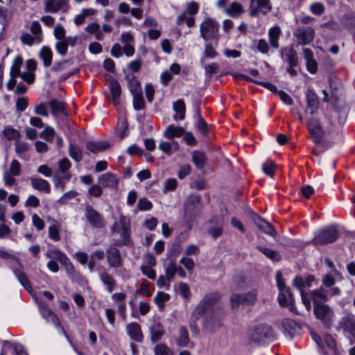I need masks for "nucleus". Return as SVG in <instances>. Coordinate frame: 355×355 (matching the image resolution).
Listing matches in <instances>:
<instances>
[{"label": "nucleus", "instance_id": "nucleus-39", "mask_svg": "<svg viewBox=\"0 0 355 355\" xmlns=\"http://www.w3.org/2000/svg\"><path fill=\"white\" fill-rule=\"evenodd\" d=\"M220 299L218 293H209L206 295L201 300L208 309L212 307Z\"/></svg>", "mask_w": 355, "mask_h": 355}, {"label": "nucleus", "instance_id": "nucleus-8", "mask_svg": "<svg viewBox=\"0 0 355 355\" xmlns=\"http://www.w3.org/2000/svg\"><path fill=\"white\" fill-rule=\"evenodd\" d=\"M272 10L270 0H254L250 1V15L252 17L257 16L259 13L268 15Z\"/></svg>", "mask_w": 355, "mask_h": 355}, {"label": "nucleus", "instance_id": "nucleus-15", "mask_svg": "<svg viewBox=\"0 0 355 355\" xmlns=\"http://www.w3.org/2000/svg\"><path fill=\"white\" fill-rule=\"evenodd\" d=\"M306 112H309L311 114H315L319 107V99L318 96L315 94V93L313 92L312 89L309 88L307 89L306 94Z\"/></svg>", "mask_w": 355, "mask_h": 355}, {"label": "nucleus", "instance_id": "nucleus-10", "mask_svg": "<svg viewBox=\"0 0 355 355\" xmlns=\"http://www.w3.org/2000/svg\"><path fill=\"white\" fill-rule=\"evenodd\" d=\"M221 316L218 313L207 314L203 320L204 329L209 333H214L221 327Z\"/></svg>", "mask_w": 355, "mask_h": 355}, {"label": "nucleus", "instance_id": "nucleus-20", "mask_svg": "<svg viewBox=\"0 0 355 355\" xmlns=\"http://www.w3.org/2000/svg\"><path fill=\"white\" fill-rule=\"evenodd\" d=\"M252 219L259 230L270 236H273L275 234V230L273 226L256 214H252Z\"/></svg>", "mask_w": 355, "mask_h": 355}, {"label": "nucleus", "instance_id": "nucleus-62", "mask_svg": "<svg viewBox=\"0 0 355 355\" xmlns=\"http://www.w3.org/2000/svg\"><path fill=\"white\" fill-rule=\"evenodd\" d=\"M142 64V60L141 58H137L132 62H130L128 65V68L130 71L132 72L136 73L138 72Z\"/></svg>", "mask_w": 355, "mask_h": 355}, {"label": "nucleus", "instance_id": "nucleus-48", "mask_svg": "<svg viewBox=\"0 0 355 355\" xmlns=\"http://www.w3.org/2000/svg\"><path fill=\"white\" fill-rule=\"evenodd\" d=\"M207 310V306L202 302H200L193 311L191 317L195 320H199Z\"/></svg>", "mask_w": 355, "mask_h": 355}, {"label": "nucleus", "instance_id": "nucleus-46", "mask_svg": "<svg viewBox=\"0 0 355 355\" xmlns=\"http://www.w3.org/2000/svg\"><path fill=\"white\" fill-rule=\"evenodd\" d=\"M132 96L134 108L136 110H140L144 109L145 107V103L142 92L132 94Z\"/></svg>", "mask_w": 355, "mask_h": 355}, {"label": "nucleus", "instance_id": "nucleus-31", "mask_svg": "<svg viewBox=\"0 0 355 355\" xmlns=\"http://www.w3.org/2000/svg\"><path fill=\"white\" fill-rule=\"evenodd\" d=\"M184 130L183 128L174 126L173 125H168L164 131V137L168 139H173L174 137H179L183 135Z\"/></svg>", "mask_w": 355, "mask_h": 355}, {"label": "nucleus", "instance_id": "nucleus-2", "mask_svg": "<svg viewBox=\"0 0 355 355\" xmlns=\"http://www.w3.org/2000/svg\"><path fill=\"white\" fill-rule=\"evenodd\" d=\"M275 337V331L271 327L266 324H259L250 330L248 338L250 343L262 345L272 340Z\"/></svg>", "mask_w": 355, "mask_h": 355}, {"label": "nucleus", "instance_id": "nucleus-11", "mask_svg": "<svg viewBox=\"0 0 355 355\" xmlns=\"http://www.w3.org/2000/svg\"><path fill=\"white\" fill-rule=\"evenodd\" d=\"M294 35L300 44L306 45L313 40L315 31L311 27H298L294 32Z\"/></svg>", "mask_w": 355, "mask_h": 355}, {"label": "nucleus", "instance_id": "nucleus-37", "mask_svg": "<svg viewBox=\"0 0 355 355\" xmlns=\"http://www.w3.org/2000/svg\"><path fill=\"white\" fill-rule=\"evenodd\" d=\"M206 157L203 152L194 150L192 155V161L198 168H202L205 165Z\"/></svg>", "mask_w": 355, "mask_h": 355}, {"label": "nucleus", "instance_id": "nucleus-9", "mask_svg": "<svg viewBox=\"0 0 355 355\" xmlns=\"http://www.w3.org/2000/svg\"><path fill=\"white\" fill-rule=\"evenodd\" d=\"M85 216L87 222L95 228H102L105 225L103 216L90 205H86Z\"/></svg>", "mask_w": 355, "mask_h": 355}, {"label": "nucleus", "instance_id": "nucleus-45", "mask_svg": "<svg viewBox=\"0 0 355 355\" xmlns=\"http://www.w3.org/2000/svg\"><path fill=\"white\" fill-rule=\"evenodd\" d=\"M169 295L164 292H159L157 295L154 297L155 304L158 306L160 309H162L165 306V302L169 300Z\"/></svg>", "mask_w": 355, "mask_h": 355}, {"label": "nucleus", "instance_id": "nucleus-5", "mask_svg": "<svg viewBox=\"0 0 355 355\" xmlns=\"http://www.w3.org/2000/svg\"><path fill=\"white\" fill-rule=\"evenodd\" d=\"M257 300V293L252 291L245 293H234L230 297V303L232 309L237 308L239 305H254Z\"/></svg>", "mask_w": 355, "mask_h": 355}, {"label": "nucleus", "instance_id": "nucleus-63", "mask_svg": "<svg viewBox=\"0 0 355 355\" xmlns=\"http://www.w3.org/2000/svg\"><path fill=\"white\" fill-rule=\"evenodd\" d=\"M275 163L272 161H268L263 165V172L268 176L272 177L274 175Z\"/></svg>", "mask_w": 355, "mask_h": 355}, {"label": "nucleus", "instance_id": "nucleus-25", "mask_svg": "<svg viewBox=\"0 0 355 355\" xmlns=\"http://www.w3.org/2000/svg\"><path fill=\"white\" fill-rule=\"evenodd\" d=\"M31 186L35 189L39 191H44L46 193H49L51 192V187L49 183L42 178H30Z\"/></svg>", "mask_w": 355, "mask_h": 355}, {"label": "nucleus", "instance_id": "nucleus-29", "mask_svg": "<svg viewBox=\"0 0 355 355\" xmlns=\"http://www.w3.org/2000/svg\"><path fill=\"white\" fill-rule=\"evenodd\" d=\"M86 147L87 149L89 150V151L94 153H97L108 148L110 147V144L107 141H87Z\"/></svg>", "mask_w": 355, "mask_h": 355}, {"label": "nucleus", "instance_id": "nucleus-49", "mask_svg": "<svg viewBox=\"0 0 355 355\" xmlns=\"http://www.w3.org/2000/svg\"><path fill=\"white\" fill-rule=\"evenodd\" d=\"M155 355H173L171 349L164 344H158L155 347Z\"/></svg>", "mask_w": 355, "mask_h": 355}, {"label": "nucleus", "instance_id": "nucleus-19", "mask_svg": "<svg viewBox=\"0 0 355 355\" xmlns=\"http://www.w3.org/2000/svg\"><path fill=\"white\" fill-rule=\"evenodd\" d=\"M126 331L129 337L138 343L143 340V334L141 326L137 322H130L125 327Z\"/></svg>", "mask_w": 355, "mask_h": 355}, {"label": "nucleus", "instance_id": "nucleus-59", "mask_svg": "<svg viewBox=\"0 0 355 355\" xmlns=\"http://www.w3.org/2000/svg\"><path fill=\"white\" fill-rule=\"evenodd\" d=\"M49 236L55 241L60 240L58 225H53L49 227Z\"/></svg>", "mask_w": 355, "mask_h": 355}, {"label": "nucleus", "instance_id": "nucleus-51", "mask_svg": "<svg viewBox=\"0 0 355 355\" xmlns=\"http://www.w3.org/2000/svg\"><path fill=\"white\" fill-rule=\"evenodd\" d=\"M55 135V130L49 125L46 126L40 134V137L48 141H52Z\"/></svg>", "mask_w": 355, "mask_h": 355}, {"label": "nucleus", "instance_id": "nucleus-36", "mask_svg": "<svg viewBox=\"0 0 355 355\" xmlns=\"http://www.w3.org/2000/svg\"><path fill=\"white\" fill-rule=\"evenodd\" d=\"M190 341L189 333L184 326L180 327L177 344L180 347H187Z\"/></svg>", "mask_w": 355, "mask_h": 355}, {"label": "nucleus", "instance_id": "nucleus-32", "mask_svg": "<svg viewBox=\"0 0 355 355\" xmlns=\"http://www.w3.org/2000/svg\"><path fill=\"white\" fill-rule=\"evenodd\" d=\"M45 255L51 259V261H58L60 263L67 257L63 252L56 249L48 250Z\"/></svg>", "mask_w": 355, "mask_h": 355}, {"label": "nucleus", "instance_id": "nucleus-57", "mask_svg": "<svg viewBox=\"0 0 355 355\" xmlns=\"http://www.w3.org/2000/svg\"><path fill=\"white\" fill-rule=\"evenodd\" d=\"M9 173L13 176H19L21 173V165L17 159H13L10 164Z\"/></svg>", "mask_w": 355, "mask_h": 355}, {"label": "nucleus", "instance_id": "nucleus-34", "mask_svg": "<svg viewBox=\"0 0 355 355\" xmlns=\"http://www.w3.org/2000/svg\"><path fill=\"white\" fill-rule=\"evenodd\" d=\"M100 279L107 286V290L109 293H112L114 290L115 285V280L114 278L107 272H103L100 274Z\"/></svg>", "mask_w": 355, "mask_h": 355}, {"label": "nucleus", "instance_id": "nucleus-33", "mask_svg": "<svg viewBox=\"0 0 355 355\" xmlns=\"http://www.w3.org/2000/svg\"><path fill=\"white\" fill-rule=\"evenodd\" d=\"M257 248L262 252L266 257L268 259L275 261H279L282 259V257L279 252L267 248L261 245H258Z\"/></svg>", "mask_w": 355, "mask_h": 355}, {"label": "nucleus", "instance_id": "nucleus-12", "mask_svg": "<svg viewBox=\"0 0 355 355\" xmlns=\"http://www.w3.org/2000/svg\"><path fill=\"white\" fill-rule=\"evenodd\" d=\"M69 6L68 0H45L44 10L48 13H56L59 11L66 12Z\"/></svg>", "mask_w": 355, "mask_h": 355}, {"label": "nucleus", "instance_id": "nucleus-22", "mask_svg": "<svg viewBox=\"0 0 355 355\" xmlns=\"http://www.w3.org/2000/svg\"><path fill=\"white\" fill-rule=\"evenodd\" d=\"M303 55L306 60L307 70L311 73H315L318 69V64L313 58V51L310 49L305 48L303 49Z\"/></svg>", "mask_w": 355, "mask_h": 355}, {"label": "nucleus", "instance_id": "nucleus-4", "mask_svg": "<svg viewBox=\"0 0 355 355\" xmlns=\"http://www.w3.org/2000/svg\"><path fill=\"white\" fill-rule=\"evenodd\" d=\"M314 280L313 275H309L304 280L301 276H296L293 280V285L300 291L302 303L304 304L306 310L309 311L311 309V303L309 294L304 289L306 287H310Z\"/></svg>", "mask_w": 355, "mask_h": 355}, {"label": "nucleus", "instance_id": "nucleus-53", "mask_svg": "<svg viewBox=\"0 0 355 355\" xmlns=\"http://www.w3.org/2000/svg\"><path fill=\"white\" fill-rule=\"evenodd\" d=\"M78 192L76 191H69L65 193L58 200V203L60 205H64L68 202L71 199L78 196Z\"/></svg>", "mask_w": 355, "mask_h": 355}, {"label": "nucleus", "instance_id": "nucleus-54", "mask_svg": "<svg viewBox=\"0 0 355 355\" xmlns=\"http://www.w3.org/2000/svg\"><path fill=\"white\" fill-rule=\"evenodd\" d=\"M14 273L17 276V279H19V281L20 282L21 285L26 290H28V288L30 287V284H29V281L28 280V279L26 277L25 274L23 272H21V271H20L19 270H14Z\"/></svg>", "mask_w": 355, "mask_h": 355}, {"label": "nucleus", "instance_id": "nucleus-30", "mask_svg": "<svg viewBox=\"0 0 355 355\" xmlns=\"http://www.w3.org/2000/svg\"><path fill=\"white\" fill-rule=\"evenodd\" d=\"M39 57L43 60L45 67H48L51 64L53 53L49 47L43 46L40 51Z\"/></svg>", "mask_w": 355, "mask_h": 355}, {"label": "nucleus", "instance_id": "nucleus-40", "mask_svg": "<svg viewBox=\"0 0 355 355\" xmlns=\"http://www.w3.org/2000/svg\"><path fill=\"white\" fill-rule=\"evenodd\" d=\"M23 59L21 56H17L13 62L10 69V75L12 78H16L19 76L21 74L20 67L22 65Z\"/></svg>", "mask_w": 355, "mask_h": 355}, {"label": "nucleus", "instance_id": "nucleus-26", "mask_svg": "<svg viewBox=\"0 0 355 355\" xmlns=\"http://www.w3.org/2000/svg\"><path fill=\"white\" fill-rule=\"evenodd\" d=\"M225 12L233 18H238L244 12V8L240 3L234 1L225 8Z\"/></svg>", "mask_w": 355, "mask_h": 355}, {"label": "nucleus", "instance_id": "nucleus-56", "mask_svg": "<svg viewBox=\"0 0 355 355\" xmlns=\"http://www.w3.org/2000/svg\"><path fill=\"white\" fill-rule=\"evenodd\" d=\"M324 6L322 3L317 2L310 6L311 12L318 16L322 15L324 12Z\"/></svg>", "mask_w": 355, "mask_h": 355}, {"label": "nucleus", "instance_id": "nucleus-52", "mask_svg": "<svg viewBox=\"0 0 355 355\" xmlns=\"http://www.w3.org/2000/svg\"><path fill=\"white\" fill-rule=\"evenodd\" d=\"M31 31L35 35L36 41L40 42L42 40V28L40 24L37 21H33L31 26Z\"/></svg>", "mask_w": 355, "mask_h": 355}, {"label": "nucleus", "instance_id": "nucleus-6", "mask_svg": "<svg viewBox=\"0 0 355 355\" xmlns=\"http://www.w3.org/2000/svg\"><path fill=\"white\" fill-rule=\"evenodd\" d=\"M313 313L316 319L319 320L325 327H330L334 318V311L329 305L324 304L313 306Z\"/></svg>", "mask_w": 355, "mask_h": 355}, {"label": "nucleus", "instance_id": "nucleus-24", "mask_svg": "<svg viewBox=\"0 0 355 355\" xmlns=\"http://www.w3.org/2000/svg\"><path fill=\"white\" fill-rule=\"evenodd\" d=\"M71 162L66 157L62 158L58 162L59 175H62V178L64 180H69L71 178V174L69 171L71 168Z\"/></svg>", "mask_w": 355, "mask_h": 355}, {"label": "nucleus", "instance_id": "nucleus-43", "mask_svg": "<svg viewBox=\"0 0 355 355\" xmlns=\"http://www.w3.org/2000/svg\"><path fill=\"white\" fill-rule=\"evenodd\" d=\"M3 135L8 140L17 139L20 137L19 131L9 125L3 129Z\"/></svg>", "mask_w": 355, "mask_h": 355}, {"label": "nucleus", "instance_id": "nucleus-7", "mask_svg": "<svg viewBox=\"0 0 355 355\" xmlns=\"http://www.w3.org/2000/svg\"><path fill=\"white\" fill-rule=\"evenodd\" d=\"M200 34L206 40L218 38V29L216 22L211 19H207L200 24Z\"/></svg>", "mask_w": 355, "mask_h": 355}, {"label": "nucleus", "instance_id": "nucleus-17", "mask_svg": "<svg viewBox=\"0 0 355 355\" xmlns=\"http://www.w3.org/2000/svg\"><path fill=\"white\" fill-rule=\"evenodd\" d=\"M98 183L103 188L116 189L119 185V180L114 174L106 173L98 178Z\"/></svg>", "mask_w": 355, "mask_h": 355}, {"label": "nucleus", "instance_id": "nucleus-35", "mask_svg": "<svg viewBox=\"0 0 355 355\" xmlns=\"http://www.w3.org/2000/svg\"><path fill=\"white\" fill-rule=\"evenodd\" d=\"M49 106L51 109V113L53 115L59 114H66L64 103L56 99H52L49 102Z\"/></svg>", "mask_w": 355, "mask_h": 355}, {"label": "nucleus", "instance_id": "nucleus-16", "mask_svg": "<svg viewBox=\"0 0 355 355\" xmlns=\"http://www.w3.org/2000/svg\"><path fill=\"white\" fill-rule=\"evenodd\" d=\"M339 325L344 331L355 337V316L352 313H349L343 317Z\"/></svg>", "mask_w": 355, "mask_h": 355}, {"label": "nucleus", "instance_id": "nucleus-50", "mask_svg": "<svg viewBox=\"0 0 355 355\" xmlns=\"http://www.w3.org/2000/svg\"><path fill=\"white\" fill-rule=\"evenodd\" d=\"M177 270V265L175 261H171V263L168 264V266L165 269V274L166 279L168 280V282H171L175 276V274Z\"/></svg>", "mask_w": 355, "mask_h": 355}, {"label": "nucleus", "instance_id": "nucleus-38", "mask_svg": "<svg viewBox=\"0 0 355 355\" xmlns=\"http://www.w3.org/2000/svg\"><path fill=\"white\" fill-rule=\"evenodd\" d=\"M173 109L178 114L175 115L174 119L175 120H183L185 116V105L182 100H178L173 103Z\"/></svg>", "mask_w": 355, "mask_h": 355}, {"label": "nucleus", "instance_id": "nucleus-44", "mask_svg": "<svg viewBox=\"0 0 355 355\" xmlns=\"http://www.w3.org/2000/svg\"><path fill=\"white\" fill-rule=\"evenodd\" d=\"M178 143L171 144L167 141H162L159 145V148L168 155L171 154L173 149L178 150Z\"/></svg>", "mask_w": 355, "mask_h": 355}, {"label": "nucleus", "instance_id": "nucleus-14", "mask_svg": "<svg viewBox=\"0 0 355 355\" xmlns=\"http://www.w3.org/2000/svg\"><path fill=\"white\" fill-rule=\"evenodd\" d=\"M309 297L313 301V306L324 304L329 300L328 291L322 287L311 291Z\"/></svg>", "mask_w": 355, "mask_h": 355}, {"label": "nucleus", "instance_id": "nucleus-58", "mask_svg": "<svg viewBox=\"0 0 355 355\" xmlns=\"http://www.w3.org/2000/svg\"><path fill=\"white\" fill-rule=\"evenodd\" d=\"M29 149V144L25 141H16L15 142V152L17 154H21Z\"/></svg>", "mask_w": 355, "mask_h": 355}, {"label": "nucleus", "instance_id": "nucleus-61", "mask_svg": "<svg viewBox=\"0 0 355 355\" xmlns=\"http://www.w3.org/2000/svg\"><path fill=\"white\" fill-rule=\"evenodd\" d=\"M103 193V187L98 183L92 185L88 190V194L91 196L100 197Z\"/></svg>", "mask_w": 355, "mask_h": 355}, {"label": "nucleus", "instance_id": "nucleus-41", "mask_svg": "<svg viewBox=\"0 0 355 355\" xmlns=\"http://www.w3.org/2000/svg\"><path fill=\"white\" fill-rule=\"evenodd\" d=\"M69 156L76 162H79L83 159V153L80 148L76 145L70 144L69 145Z\"/></svg>", "mask_w": 355, "mask_h": 355}, {"label": "nucleus", "instance_id": "nucleus-23", "mask_svg": "<svg viewBox=\"0 0 355 355\" xmlns=\"http://www.w3.org/2000/svg\"><path fill=\"white\" fill-rule=\"evenodd\" d=\"M109 87L112 97V102L115 105L119 104V98L121 94V89L119 82L114 78H110Z\"/></svg>", "mask_w": 355, "mask_h": 355}, {"label": "nucleus", "instance_id": "nucleus-60", "mask_svg": "<svg viewBox=\"0 0 355 355\" xmlns=\"http://www.w3.org/2000/svg\"><path fill=\"white\" fill-rule=\"evenodd\" d=\"M42 314L46 320L51 321L55 324H58V319L53 312L48 309H43L42 311Z\"/></svg>", "mask_w": 355, "mask_h": 355}, {"label": "nucleus", "instance_id": "nucleus-64", "mask_svg": "<svg viewBox=\"0 0 355 355\" xmlns=\"http://www.w3.org/2000/svg\"><path fill=\"white\" fill-rule=\"evenodd\" d=\"M28 99L25 97L18 98L16 101V108L19 112L24 111L28 107Z\"/></svg>", "mask_w": 355, "mask_h": 355}, {"label": "nucleus", "instance_id": "nucleus-3", "mask_svg": "<svg viewBox=\"0 0 355 355\" xmlns=\"http://www.w3.org/2000/svg\"><path fill=\"white\" fill-rule=\"evenodd\" d=\"M338 232L335 226H329L318 230L311 243L315 245H327L336 241Z\"/></svg>", "mask_w": 355, "mask_h": 355}, {"label": "nucleus", "instance_id": "nucleus-42", "mask_svg": "<svg viewBox=\"0 0 355 355\" xmlns=\"http://www.w3.org/2000/svg\"><path fill=\"white\" fill-rule=\"evenodd\" d=\"M127 78H128V86L132 94L142 92L141 84L135 76H132L130 78L127 77Z\"/></svg>", "mask_w": 355, "mask_h": 355}, {"label": "nucleus", "instance_id": "nucleus-27", "mask_svg": "<svg viewBox=\"0 0 355 355\" xmlns=\"http://www.w3.org/2000/svg\"><path fill=\"white\" fill-rule=\"evenodd\" d=\"M281 35V29L279 26H275L270 28L268 31L270 44L273 49L279 48V38Z\"/></svg>", "mask_w": 355, "mask_h": 355}, {"label": "nucleus", "instance_id": "nucleus-13", "mask_svg": "<svg viewBox=\"0 0 355 355\" xmlns=\"http://www.w3.org/2000/svg\"><path fill=\"white\" fill-rule=\"evenodd\" d=\"M307 128L313 141L316 144H319L323 136L322 127L319 120L314 118L309 119L307 121Z\"/></svg>", "mask_w": 355, "mask_h": 355}, {"label": "nucleus", "instance_id": "nucleus-18", "mask_svg": "<svg viewBox=\"0 0 355 355\" xmlns=\"http://www.w3.org/2000/svg\"><path fill=\"white\" fill-rule=\"evenodd\" d=\"M282 58L285 59L291 67H296L298 64V56L296 51L291 46L282 48L280 51Z\"/></svg>", "mask_w": 355, "mask_h": 355}, {"label": "nucleus", "instance_id": "nucleus-1", "mask_svg": "<svg viewBox=\"0 0 355 355\" xmlns=\"http://www.w3.org/2000/svg\"><path fill=\"white\" fill-rule=\"evenodd\" d=\"M277 288L279 289L278 302L280 306L287 307L291 311L299 314L295 306V300L289 288L284 284L282 272L277 271L275 275Z\"/></svg>", "mask_w": 355, "mask_h": 355}, {"label": "nucleus", "instance_id": "nucleus-21", "mask_svg": "<svg viewBox=\"0 0 355 355\" xmlns=\"http://www.w3.org/2000/svg\"><path fill=\"white\" fill-rule=\"evenodd\" d=\"M107 259L109 266L112 268H117L122 264L120 252L116 248H110L107 250Z\"/></svg>", "mask_w": 355, "mask_h": 355}, {"label": "nucleus", "instance_id": "nucleus-28", "mask_svg": "<svg viewBox=\"0 0 355 355\" xmlns=\"http://www.w3.org/2000/svg\"><path fill=\"white\" fill-rule=\"evenodd\" d=\"M164 333V327L159 322H154L150 327L151 340L154 343L159 340Z\"/></svg>", "mask_w": 355, "mask_h": 355}, {"label": "nucleus", "instance_id": "nucleus-55", "mask_svg": "<svg viewBox=\"0 0 355 355\" xmlns=\"http://www.w3.org/2000/svg\"><path fill=\"white\" fill-rule=\"evenodd\" d=\"M137 207L141 211H148L152 209L153 204L146 198H142L139 200Z\"/></svg>", "mask_w": 355, "mask_h": 355}, {"label": "nucleus", "instance_id": "nucleus-47", "mask_svg": "<svg viewBox=\"0 0 355 355\" xmlns=\"http://www.w3.org/2000/svg\"><path fill=\"white\" fill-rule=\"evenodd\" d=\"M198 116V122L197 124L198 130L201 132L203 135H207L209 132L208 124L205 121L203 117L201 116L199 110H197Z\"/></svg>", "mask_w": 355, "mask_h": 355}]
</instances>
